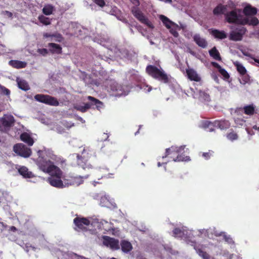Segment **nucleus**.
<instances>
[{
	"instance_id": "obj_1",
	"label": "nucleus",
	"mask_w": 259,
	"mask_h": 259,
	"mask_svg": "<svg viewBox=\"0 0 259 259\" xmlns=\"http://www.w3.org/2000/svg\"><path fill=\"white\" fill-rule=\"evenodd\" d=\"M146 71L149 75L155 79L165 83L168 82L167 75L162 69H160L154 65H148L146 68Z\"/></svg>"
},
{
	"instance_id": "obj_2",
	"label": "nucleus",
	"mask_w": 259,
	"mask_h": 259,
	"mask_svg": "<svg viewBox=\"0 0 259 259\" xmlns=\"http://www.w3.org/2000/svg\"><path fill=\"white\" fill-rule=\"evenodd\" d=\"M37 165L41 170L48 174H52L57 170V169L59 168V167L55 165L54 163L50 160L46 159L44 157L38 158Z\"/></svg>"
},
{
	"instance_id": "obj_3",
	"label": "nucleus",
	"mask_w": 259,
	"mask_h": 259,
	"mask_svg": "<svg viewBox=\"0 0 259 259\" xmlns=\"http://www.w3.org/2000/svg\"><path fill=\"white\" fill-rule=\"evenodd\" d=\"M185 146H182L180 147L172 146L169 148H167L165 150V153L164 156H162V158L168 157L170 154H177L176 158H173L174 161H186L189 159L188 156L184 157L182 155L179 154L182 151L185 149Z\"/></svg>"
},
{
	"instance_id": "obj_4",
	"label": "nucleus",
	"mask_w": 259,
	"mask_h": 259,
	"mask_svg": "<svg viewBox=\"0 0 259 259\" xmlns=\"http://www.w3.org/2000/svg\"><path fill=\"white\" fill-rule=\"evenodd\" d=\"M51 175V177L48 179L50 184L58 188H64L62 171L60 168L57 169Z\"/></svg>"
},
{
	"instance_id": "obj_5",
	"label": "nucleus",
	"mask_w": 259,
	"mask_h": 259,
	"mask_svg": "<svg viewBox=\"0 0 259 259\" xmlns=\"http://www.w3.org/2000/svg\"><path fill=\"white\" fill-rule=\"evenodd\" d=\"M87 99L91 101V103H87L83 106L76 107L75 108L77 110L83 113L91 108L93 105H95L96 108L98 110L103 108V103L99 100L90 96H88Z\"/></svg>"
},
{
	"instance_id": "obj_6",
	"label": "nucleus",
	"mask_w": 259,
	"mask_h": 259,
	"mask_svg": "<svg viewBox=\"0 0 259 259\" xmlns=\"http://www.w3.org/2000/svg\"><path fill=\"white\" fill-rule=\"evenodd\" d=\"M88 175L84 177L81 176H72L70 175L63 176L62 179L63 180L64 187H68L71 186H78L83 182V178L87 179Z\"/></svg>"
},
{
	"instance_id": "obj_7",
	"label": "nucleus",
	"mask_w": 259,
	"mask_h": 259,
	"mask_svg": "<svg viewBox=\"0 0 259 259\" xmlns=\"http://www.w3.org/2000/svg\"><path fill=\"white\" fill-rule=\"evenodd\" d=\"M34 99L38 102L50 106H57L59 105L57 98L48 95L37 94L34 96Z\"/></svg>"
},
{
	"instance_id": "obj_8",
	"label": "nucleus",
	"mask_w": 259,
	"mask_h": 259,
	"mask_svg": "<svg viewBox=\"0 0 259 259\" xmlns=\"http://www.w3.org/2000/svg\"><path fill=\"white\" fill-rule=\"evenodd\" d=\"M240 9H235L226 13L225 14L227 21L231 24H237L242 25L243 19L242 16L238 14L237 12H240Z\"/></svg>"
},
{
	"instance_id": "obj_9",
	"label": "nucleus",
	"mask_w": 259,
	"mask_h": 259,
	"mask_svg": "<svg viewBox=\"0 0 259 259\" xmlns=\"http://www.w3.org/2000/svg\"><path fill=\"white\" fill-rule=\"evenodd\" d=\"M134 17L141 23L146 25L148 27L153 28L154 26L149 19L145 16L144 13L137 7H133L131 10Z\"/></svg>"
},
{
	"instance_id": "obj_10",
	"label": "nucleus",
	"mask_w": 259,
	"mask_h": 259,
	"mask_svg": "<svg viewBox=\"0 0 259 259\" xmlns=\"http://www.w3.org/2000/svg\"><path fill=\"white\" fill-rule=\"evenodd\" d=\"M92 153H94L93 151H91L88 149H84L82 152L81 155L79 156L78 155L77 156V164L83 169H85L86 168H89L90 167L89 165H87L86 161L88 159L91 157Z\"/></svg>"
},
{
	"instance_id": "obj_11",
	"label": "nucleus",
	"mask_w": 259,
	"mask_h": 259,
	"mask_svg": "<svg viewBox=\"0 0 259 259\" xmlns=\"http://www.w3.org/2000/svg\"><path fill=\"white\" fill-rule=\"evenodd\" d=\"M205 125L209 128L210 132H212L213 131V129L212 128L211 126L216 127L221 130H226L230 127V123L228 120H216L213 122L210 121H206L205 122Z\"/></svg>"
},
{
	"instance_id": "obj_12",
	"label": "nucleus",
	"mask_w": 259,
	"mask_h": 259,
	"mask_svg": "<svg viewBox=\"0 0 259 259\" xmlns=\"http://www.w3.org/2000/svg\"><path fill=\"white\" fill-rule=\"evenodd\" d=\"M90 223V221L86 218L77 217L73 220V223L76 227L74 229L77 231H87V226H88Z\"/></svg>"
},
{
	"instance_id": "obj_13",
	"label": "nucleus",
	"mask_w": 259,
	"mask_h": 259,
	"mask_svg": "<svg viewBox=\"0 0 259 259\" xmlns=\"http://www.w3.org/2000/svg\"><path fill=\"white\" fill-rule=\"evenodd\" d=\"M13 150L17 154L24 158L29 157L32 153L31 149L22 144L15 145Z\"/></svg>"
},
{
	"instance_id": "obj_14",
	"label": "nucleus",
	"mask_w": 259,
	"mask_h": 259,
	"mask_svg": "<svg viewBox=\"0 0 259 259\" xmlns=\"http://www.w3.org/2000/svg\"><path fill=\"white\" fill-rule=\"evenodd\" d=\"M247 30L244 27L237 28L235 30L232 31L229 35V39L233 41H240L242 39L243 35Z\"/></svg>"
},
{
	"instance_id": "obj_15",
	"label": "nucleus",
	"mask_w": 259,
	"mask_h": 259,
	"mask_svg": "<svg viewBox=\"0 0 259 259\" xmlns=\"http://www.w3.org/2000/svg\"><path fill=\"white\" fill-rule=\"evenodd\" d=\"M103 243L107 246H109L113 250L119 249V241L114 238L109 236H104Z\"/></svg>"
},
{
	"instance_id": "obj_16",
	"label": "nucleus",
	"mask_w": 259,
	"mask_h": 259,
	"mask_svg": "<svg viewBox=\"0 0 259 259\" xmlns=\"http://www.w3.org/2000/svg\"><path fill=\"white\" fill-rule=\"evenodd\" d=\"M15 119L11 115L5 114L1 119V122L5 128H10L15 123Z\"/></svg>"
},
{
	"instance_id": "obj_17",
	"label": "nucleus",
	"mask_w": 259,
	"mask_h": 259,
	"mask_svg": "<svg viewBox=\"0 0 259 259\" xmlns=\"http://www.w3.org/2000/svg\"><path fill=\"white\" fill-rule=\"evenodd\" d=\"M186 73L188 76V78L191 80L198 82L200 81L201 80V77L193 69L189 68L186 69Z\"/></svg>"
},
{
	"instance_id": "obj_18",
	"label": "nucleus",
	"mask_w": 259,
	"mask_h": 259,
	"mask_svg": "<svg viewBox=\"0 0 259 259\" xmlns=\"http://www.w3.org/2000/svg\"><path fill=\"white\" fill-rule=\"evenodd\" d=\"M193 40L200 47L205 48L207 46V42L204 38H202L198 34H196L193 36Z\"/></svg>"
},
{
	"instance_id": "obj_19",
	"label": "nucleus",
	"mask_w": 259,
	"mask_h": 259,
	"mask_svg": "<svg viewBox=\"0 0 259 259\" xmlns=\"http://www.w3.org/2000/svg\"><path fill=\"white\" fill-rule=\"evenodd\" d=\"M210 33L215 38L223 39L226 38L227 36L226 33L223 30H219L215 29L209 30Z\"/></svg>"
},
{
	"instance_id": "obj_20",
	"label": "nucleus",
	"mask_w": 259,
	"mask_h": 259,
	"mask_svg": "<svg viewBox=\"0 0 259 259\" xmlns=\"http://www.w3.org/2000/svg\"><path fill=\"white\" fill-rule=\"evenodd\" d=\"M18 171L19 174L25 178H32L34 177L32 172L28 170V169L24 166H20Z\"/></svg>"
},
{
	"instance_id": "obj_21",
	"label": "nucleus",
	"mask_w": 259,
	"mask_h": 259,
	"mask_svg": "<svg viewBox=\"0 0 259 259\" xmlns=\"http://www.w3.org/2000/svg\"><path fill=\"white\" fill-rule=\"evenodd\" d=\"M48 46L49 48V51L52 54H60L62 53V47L60 45L50 42L48 44Z\"/></svg>"
},
{
	"instance_id": "obj_22",
	"label": "nucleus",
	"mask_w": 259,
	"mask_h": 259,
	"mask_svg": "<svg viewBox=\"0 0 259 259\" xmlns=\"http://www.w3.org/2000/svg\"><path fill=\"white\" fill-rule=\"evenodd\" d=\"M243 13L246 16H254L257 13V9L248 5L244 7Z\"/></svg>"
},
{
	"instance_id": "obj_23",
	"label": "nucleus",
	"mask_w": 259,
	"mask_h": 259,
	"mask_svg": "<svg viewBox=\"0 0 259 259\" xmlns=\"http://www.w3.org/2000/svg\"><path fill=\"white\" fill-rule=\"evenodd\" d=\"M9 64L17 69L24 68L27 66L26 62L19 60H11L9 61Z\"/></svg>"
},
{
	"instance_id": "obj_24",
	"label": "nucleus",
	"mask_w": 259,
	"mask_h": 259,
	"mask_svg": "<svg viewBox=\"0 0 259 259\" xmlns=\"http://www.w3.org/2000/svg\"><path fill=\"white\" fill-rule=\"evenodd\" d=\"M259 21L256 17H253L251 18H245L243 19L242 25H249L256 26L258 24Z\"/></svg>"
},
{
	"instance_id": "obj_25",
	"label": "nucleus",
	"mask_w": 259,
	"mask_h": 259,
	"mask_svg": "<svg viewBox=\"0 0 259 259\" xmlns=\"http://www.w3.org/2000/svg\"><path fill=\"white\" fill-rule=\"evenodd\" d=\"M20 139L21 141L27 144L29 146H32L34 143L33 139L27 133H22L20 136Z\"/></svg>"
},
{
	"instance_id": "obj_26",
	"label": "nucleus",
	"mask_w": 259,
	"mask_h": 259,
	"mask_svg": "<svg viewBox=\"0 0 259 259\" xmlns=\"http://www.w3.org/2000/svg\"><path fill=\"white\" fill-rule=\"evenodd\" d=\"M121 250L124 252H128L132 250L133 247L131 243L126 240H122L120 243Z\"/></svg>"
},
{
	"instance_id": "obj_27",
	"label": "nucleus",
	"mask_w": 259,
	"mask_h": 259,
	"mask_svg": "<svg viewBox=\"0 0 259 259\" xmlns=\"http://www.w3.org/2000/svg\"><path fill=\"white\" fill-rule=\"evenodd\" d=\"M228 5H218L213 10V13L215 15L224 14L226 12Z\"/></svg>"
},
{
	"instance_id": "obj_28",
	"label": "nucleus",
	"mask_w": 259,
	"mask_h": 259,
	"mask_svg": "<svg viewBox=\"0 0 259 259\" xmlns=\"http://www.w3.org/2000/svg\"><path fill=\"white\" fill-rule=\"evenodd\" d=\"M209 55L211 57H212L214 59L221 61V57L220 56V53L218 50L215 47H213L209 51Z\"/></svg>"
},
{
	"instance_id": "obj_29",
	"label": "nucleus",
	"mask_w": 259,
	"mask_h": 259,
	"mask_svg": "<svg viewBox=\"0 0 259 259\" xmlns=\"http://www.w3.org/2000/svg\"><path fill=\"white\" fill-rule=\"evenodd\" d=\"M243 110L244 113L248 115H252L255 113V107L253 104L245 106Z\"/></svg>"
},
{
	"instance_id": "obj_30",
	"label": "nucleus",
	"mask_w": 259,
	"mask_h": 259,
	"mask_svg": "<svg viewBox=\"0 0 259 259\" xmlns=\"http://www.w3.org/2000/svg\"><path fill=\"white\" fill-rule=\"evenodd\" d=\"M17 83L19 88L23 91H27L30 89L28 83L25 80H17Z\"/></svg>"
},
{
	"instance_id": "obj_31",
	"label": "nucleus",
	"mask_w": 259,
	"mask_h": 259,
	"mask_svg": "<svg viewBox=\"0 0 259 259\" xmlns=\"http://www.w3.org/2000/svg\"><path fill=\"white\" fill-rule=\"evenodd\" d=\"M234 65L236 67L237 71L241 75H244L246 74L247 71L245 68L239 62L236 61L234 63Z\"/></svg>"
},
{
	"instance_id": "obj_32",
	"label": "nucleus",
	"mask_w": 259,
	"mask_h": 259,
	"mask_svg": "<svg viewBox=\"0 0 259 259\" xmlns=\"http://www.w3.org/2000/svg\"><path fill=\"white\" fill-rule=\"evenodd\" d=\"M159 18L164 26L168 29L170 28V25L173 24L172 21H171L167 17L164 15H160Z\"/></svg>"
},
{
	"instance_id": "obj_33",
	"label": "nucleus",
	"mask_w": 259,
	"mask_h": 259,
	"mask_svg": "<svg viewBox=\"0 0 259 259\" xmlns=\"http://www.w3.org/2000/svg\"><path fill=\"white\" fill-rule=\"evenodd\" d=\"M198 92L201 100L207 102L210 101V96L208 93L202 90H199Z\"/></svg>"
},
{
	"instance_id": "obj_34",
	"label": "nucleus",
	"mask_w": 259,
	"mask_h": 259,
	"mask_svg": "<svg viewBox=\"0 0 259 259\" xmlns=\"http://www.w3.org/2000/svg\"><path fill=\"white\" fill-rule=\"evenodd\" d=\"M172 233L175 237L182 238L184 235V231L179 228H175L172 231Z\"/></svg>"
},
{
	"instance_id": "obj_35",
	"label": "nucleus",
	"mask_w": 259,
	"mask_h": 259,
	"mask_svg": "<svg viewBox=\"0 0 259 259\" xmlns=\"http://www.w3.org/2000/svg\"><path fill=\"white\" fill-rule=\"evenodd\" d=\"M53 11V7L51 5L45 6L42 9V12L46 15H50L52 14Z\"/></svg>"
},
{
	"instance_id": "obj_36",
	"label": "nucleus",
	"mask_w": 259,
	"mask_h": 259,
	"mask_svg": "<svg viewBox=\"0 0 259 259\" xmlns=\"http://www.w3.org/2000/svg\"><path fill=\"white\" fill-rule=\"evenodd\" d=\"M38 20L45 25H48L51 24L50 19L48 17L44 16V15H40L38 18Z\"/></svg>"
},
{
	"instance_id": "obj_37",
	"label": "nucleus",
	"mask_w": 259,
	"mask_h": 259,
	"mask_svg": "<svg viewBox=\"0 0 259 259\" xmlns=\"http://www.w3.org/2000/svg\"><path fill=\"white\" fill-rule=\"evenodd\" d=\"M238 137V135L234 131H232L227 135V138L231 141L237 140Z\"/></svg>"
},
{
	"instance_id": "obj_38",
	"label": "nucleus",
	"mask_w": 259,
	"mask_h": 259,
	"mask_svg": "<svg viewBox=\"0 0 259 259\" xmlns=\"http://www.w3.org/2000/svg\"><path fill=\"white\" fill-rule=\"evenodd\" d=\"M197 252L203 259H210V256L206 252L200 249H198L197 250Z\"/></svg>"
},
{
	"instance_id": "obj_39",
	"label": "nucleus",
	"mask_w": 259,
	"mask_h": 259,
	"mask_svg": "<svg viewBox=\"0 0 259 259\" xmlns=\"http://www.w3.org/2000/svg\"><path fill=\"white\" fill-rule=\"evenodd\" d=\"M219 72L222 75L224 79H228L230 77V75L227 71L224 68H221Z\"/></svg>"
},
{
	"instance_id": "obj_40",
	"label": "nucleus",
	"mask_w": 259,
	"mask_h": 259,
	"mask_svg": "<svg viewBox=\"0 0 259 259\" xmlns=\"http://www.w3.org/2000/svg\"><path fill=\"white\" fill-rule=\"evenodd\" d=\"M100 171L101 172H103L104 171L108 172L107 174H104V175L101 176V178H111V176L113 175V173L109 172V170L108 168H100Z\"/></svg>"
},
{
	"instance_id": "obj_41",
	"label": "nucleus",
	"mask_w": 259,
	"mask_h": 259,
	"mask_svg": "<svg viewBox=\"0 0 259 259\" xmlns=\"http://www.w3.org/2000/svg\"><path fill=\"white\" fill-rule=\"evenodd\" d=\"M53 38H54V39H53V40L59 42H62L63 40V37L62 35L60 33L57 32L54 33V36L53 37Z\"/></svg>"
},
{
	"instance_id": "obj_42",
	"label": "nucleus",
	"mask_w": 259,
	"mask_h": 259,
	"mask_svg": "<svg viewBox=\"0 0 259 259\" xmlns=\"http://www.w3.org/2000/svg\"><path fill=\"white\" fill-rule=\"evenodd\" d=\"M224 239L225 241L229 244H233L234 243V242L233 239L231 237L230 235H227L226 233L224 234L223 236Z\"/></svg>"
},
{
	"instance_id": "obj_43",
	"label": "nucleus",
	"mask_w": 259,
	"mask_h": 259,
	"mask_svg": "<svg viewBox=\"0 0 259 259\" xmlns=\"http://www.w3.org/2000/svg\"><path fill=\"white\" fill-rule=\"evenodd\" d=\"M213 152L211 150H209L207 152H204L202 154V156L206 160L209 159L212 156Z\"/></svg>"
},
{
	"instance_id": "obj_44",
	"label": "nucleus",
	"mask_w": 259,
	"mask_h": 259,
	"mask_svg": "<svg viewBox=\"0 0 259 259\" xmlns=\"http://www.w3.org/2000/svg\"><path fill=\"white\" fill-rule=\"evenodd\" d=\"M0 92H1L4 95H6L9 96L10 94V91L5 88L4 86H2L0 84Z\"/></svg>"
},
{
	"instance_id": "obj_45",
	"label": "nucleus",
	"mask_w": 259,
	"mask_h": 259,
	"mask_svg": "<svg viewBox=\"0 0 259 259\" xmlns=\"http://www.w3.org/2000/svg\"><path fill=\"white\" fill-rule=\"evenodd\" d=\"M37 52L42 55L46 56L48 54V51L47 49H38Z\"/></svg>"
},
{
	"instance_id": "obj_46",
	"label": "nucleus",
	"mask_w": 259,
	"mask_h": 259,
	"mask_svg": "<svg viewBox=\"0 0 259 259\" xmlns=\"http://www.w3.org/2000/svg\"><path fill=\"white\" fill-rule=\"evenodd\" d=\"M94 2L100 7L103 8L105 6L104 0H93Z\"/></svg>"
},
{
	"instance_id": "obj_47",
	"label": "nucleus",
	"mask_w": 259,
	"mask_h": 259,
	"mask_svg": "<svg viewBox=\"0 0 259 259\" xmlns=\"http://www.w3.org/2000/svg\"><path fill=\"white\" fill-rule=\"evenodd\" d=\"M227 5H228L227 8H229L230 9H232V10L236 9V5L232 1H229Z\"/></svg>"
},
{
	"instance_id": "obj_48",
	"label": "nucleus",
	"mask_w": 259,
	"mask_h": 259,
	"mask_svg": "<svg viewBox=\"0 0 259 259\" xmlns=\"http://www.w3.org/2000/svg\"><path fill=\"white\" fill-rule=\"evenodd\" d=\"M53 36H54V33L52 34V33H47V32H45V33H43V37L44 38L50 37L51 38V39H50L51 41L53 40Z\"/></svg>"
},
{
	"instance_id": "obj_49",
	"label": "nucleus",
	"mask_w": 259,
	"mask_h": 259,
	"mask_svg": "<svg viewBox=\"0 0 259 259\" xmlns=\"http://www.w3.org/2000/svg\"><path fill=\"white\" fill-rule=\"evenodd\" d=\"M119 10L117 9V7H114L113 8H112L110 13L112 15H116L118 12H119Z\"/></svg>"
},
{
	"instance_id": "obj_50",
	"label": "nucleus",
	"mask_w": 259,
	"mask_h": 259,
	"mask_svg": "<svg viewBox=\"0 0 259 259\" xmlns=\"http://www.w3.org/2000/svg\"><path fill=\"white\" fill-rule=\"evenodd\" d=\"M211 65L213 67L217 68L218 69V71L222 68L221 66L218 63L215 62H212Z\"/></svg>"
},
{
	"instance_id": "obj_51",
	"label": "nucleus",
	"mask_w": 259,
	"mask_h": 259,
	"mask_svg": "<svg viewBox=\"0 0 259 259\" xmlns=\"http://www.w3.org/2000/svg\"><path fill=\"white\" fill-rule=\"evenodd\" d=\"M244 75V76L242 78V80L244 82V83H247L249 81V76L247 74H245Z\"/></svg>"
},
{
	"instance_id": "obj_52",
	"label": "nucleus",
	"mask_w": 259,
	"mask_h": 259,
	"mask_svg": "<svg viewBox=\"0 0 259 259\" xmlns=\"http://www.w3.org/2000/svg\"><path fill=\"white\" fill-rule=\"evenodd\" d=\"M170 31L174 36L177 37L179 36V33L176 30L171 29Z\"/></svg>"
},
{
	"instance_id": "obj_53",
	"label": "nucleus",
	"mask_w": 259,
	"mask_h": 259,
	"mask_svg": "<svg viewBox=\"0 0 259 259\" xmlns=\"http://www.w3.org/2000/svg\"><path fill=\"white\" fill-rule=\"evenodd\" d=\"M225 234V232H221L220 233H218V232H214V235L217 237H219V236H224V234Z\"/></svg>"
},
{
	"instance_id": "obj_54",
	"label": "nucleus",
	"mask_w": 259,
	"mask_h": 259,
	"mask_svg": "<svg viewBox=\"0 0 259 259\" xmlns=\"http://www.w3.org/2000/svg\"><path fill=\"white\" fill-rule=\"evenodd\" d=\"M10 230L13 232H15L16 231H17V228L14 226H11L10 228Z\"/></svg>"
},
{
	"instance_id": "obj_55",
	"label": "nucleus",
	"mask_w": 259,
	"mask_h": 259,
	"mask_svg": "<svg viewBox=\"0 0 259 259\" xmlns=\"http://www.w3.org/2000/svg\"><path fill=\"white\" fill-rule=\"evenodd\" d=\"M251 58L255 62L259 64V59H256V58H253V57H252Z\"/></svg>"
},
{
	"instance_id": "obj_56",
	"label": "nucleus",
	"mask_w": 259,
	"mask_h": 259,
	"mask_svg": "<svg viewBox=\"0 0 259 259\" xmlns=\"http://www.w3.org/2000/svg\"><path fill=\"white\" fill-rule=\"evenodd\" d=\"M258 127H257V125H254V126H253V128L254 130L258 131Z\"/></svg>"
},
{
	"instance_id": "obj_57",
	"label": "nucleus",
	"mask_w": 259,
	"mask_h": 259,
	"mask_svg": "<svg viewBox=\"0 0 259 259\" xmlns=\"http://www.w3.org/2000/svg\"><path fill=\"white\" fill-rule=\"evenodd\" d=\"M99 183H100L98 182L94 181L93 183V184L94 185V186H96L97 184H99Z\"/></svg>"
},
{
	"instance_id": "obj_58",
	"label": "nucleus",
	"mask_w": 259,
	"mask_h": 259,
	"mask_svg": "<svg viewBox=\"0 0 259 259\" xmlns=\"http://www.w3.org/2000/svg\"><path fill=\"white\" fill-rule=\"evenodd\" d=\"M247 132H248V133L249 134H250V135H253V132L252 131L251 132L250 131H247Z\"/></svg>"
},
{
	"instance_id": "obj_59",
	"label": "nucleus",
	"mask_w": 259,
	"mask_h": 259,
	"mask_svg": "<svg viewBox=\"0 0 259 259\" xmlns=\"http://www.w3.org/2000/svg\"><path fill=\"white\" fill-rule=\"evenodd\" d=\"M157 165L158 167H160L162 165V164L160 162H158L157 163Z\"/></svg>"
},
{
	"instance_id": "obj_60",
	"label": "nucleus",
	"mask_w": 259,
	"mask_h": 259,
	"mask_svg": "<svg viewBox=\"0 0 259 259\" xmlns=\"http://www.w3.org/2000/svg\"><path fill=\"white\" fill-rule=\"evenodd\" d=\"M151 89H152L151 87H149V88H148V92H150V91L151 90Z\"/></svg>"
},
{
	"instance_id": "obj_61",
	"label": "nucleus",
	"mask_w": 259,
	"mask_h": 259,
	"mask_svg": "<svg viewBox=\"0 0 259 259\" xmlns=\"http://www.w3.org/2000/svg\"><path fill=\"white\" fill-rule=\"evenodd\" d=\"M167 2L171 3L172 2V0H165Z\"/></svg>"
},
{
	"instance_id": "obj_62",
	"label": "nucleus",
	"mask_w": 259,
	"mask_h": 259,
	"mask_svg": "<svg viewBox=\"0 0 259 259\" xmlns=\"http://www.w3.org/2000/svg\"><path fill=\"white\" fill-rule=\"evenodd\" d=\"M112 90L113 91H114V90H117V89H116V88H115V89H112Z\"/></svg>"
},
{
	"instance_id": "obj_63",
	"label": "nucleus",
	"mask_w": 259,
	"mask_h": 259,
	"mask_svg": "<svg viewBox=\"0 0 259 259\" xmlns=\"http://www.w3.org/2000/svg\"><path fill=\"white\" fill-rule=\"evenodd\" d=\"M246 56H249V55L247 54H244Z\"/></svg>"
},
{
	"instance_id": "obj_64",
	"label": "nucleus",
	"mask_w": 259,
	"mask_h": 259,
	"mask_svg": "<svg viewBox=\"0 0 259 259\" xmlns=\"http://www.w3.org/2000/svg\"><path fill=\"white\" fill-rule=\"evenodd\" d=\"M74 125V124L73 123L72 125H71L70 126H69V127H71V126H73Z\"/></svg>"
}]
</instances>
